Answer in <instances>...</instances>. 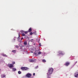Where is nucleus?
Segmentation results:
<instances>
[{
    "instance_id": "b1692460",
    "label": "nucleus",
    "mask_w": 78,
    "mask_h": 78,
    "mask_svg": "<svg viewBox=\"0 0 78 78\" xmlns=\"http://www.w3.org/2000/svg\"><path fill=\"white\" fill-rule=\"evenodd\" d=\"M33 34V33L32 32H30V35H32Z\"/></svg>"
},
{
    "instance_id": "cd10ccee",
    "label": "nucleus",
    "mask_w": 78,
    "mask_h": 78,
    "mask_svg": "<svg viewBox=\"0 0 78 78\" xmlns=\"http://www.w3.org/2000/svg\"><path fill=\"white\" fill-rule=\"evenodd\" d=\"M23 39V37H22L21 39V40H22V39Z\"/></svg>"
},
{
    "instance_id": "393cba45",
    "label": "nucleus",
    "mask_w": 78,
    "mask_h": 78,
    "mask_svg": "<svg viewBox=\"0 0 78 78\" xmlns=\"http://www.w3.org/2000/svg\"><path fill=\"white\" fill-rule=\"evenodd\" d=\"M16 48H19V46H18V45H16Z\"/></svg>"
},
{
    "instance_id": "423d86ee",
    "label": "nucleus",
    "mask_w": 78,
    "mask_h": 78,
    "mask_svg": "<svg viewBox=\"0 0 78 78\" xmlns=\"http://www.w3.org/2000/svg\"><path fill=\"white\" fill-rule=\"evenodd\" d=\"M58 53H59V54H60V55H64V54H65L64 52L61 51H59Z\"/></svg>"
},
{
    "instance_id": "9d476101",
    "label": "nucleus",
    "mask_w": 78,
    "mask_h": 78,
    "mask_svg": "<svg viewBox=\"0 0 78 78\" xmlns=\"http://www.w3.org/2000/svg\"><path fill=\"white\" fill-rule=\"evenodd\" d=\"M12 69L13 72H15L16 70V69L15 68H13Z\"/></svg>"
},
{
    "instance_id": "ddd939ff",
    "label": "nucleus",
    "mask_w": 78,
    "mask_h": 78,
    "mask_svg": "<svg viewBox=\"0 0 78 78\" xmlns=\"http://www.w3.org/2000/svg\"><path fill=\"white\" fill-rule=\"evenodd\" d=\"M42 61L43 62H46V60H45V59H43L42 60Z\"/></svg>"
},
{
    "instance_id": "aec40b11",
    "label": "nucleus",
    "mask_w": 78,
    "mask_h": 78,
    "mask_svg": "<svg viewBox=\"0 0 78 78\" xmlns=\"http://www.w3.org/2000/svg\"><path fill=\"white\" fill-rule=\"evenodd\" d=\"M28 33V31H26L24 32V33L25 34H27Z\"/></svg>"
},
{
    "instance_id": "9b49d317",
    "label": "nucleus",
    "mask_w": 78,
    "mask_h": 78,
    "mask_svg": "<svg viewBox=\"0 0 78 78\" xmlns=\"http://www.w3.org/2000/svg\"><path fill=\"white\" fill-rule=\"evenodd\" d=\"M32 31V29H31V28H30V29H29V30L28 32H31Z\"/></svg>"
},
{
    "instance_id": "c85d7f7f",
    "label": "nucleus",
    "mask_w": 78,
    "mask_h": 78,
    "mask_svg": "<svg viewBox=\"0 0 78 78\" xmlns=\"http://www.w3.org/2000/svg\"><path fill=\"white\" fill-rule=\"evenodd\" d=\"M33 75H34V76L35 75V73H33Z\"/></svg>"
},
{
    "instance_id": "a878e982",
    "label": "nucleus",
    "mask_w": 78,
    "mask_h": 78,
    "mask_svg": "<svg viewBox=\"0 0 78 78\" xmlns=\"http://www.w3.org/2000/svg\"><path fill=\"white\" fill-rule=\"evenodd\" d=\"M38 67H39L38 66H36V67H35L36 69H37V68H38Z\"/></svg>"
},
{
    "instance_id": "39448f33",
    "label": "nucleus",
    "mask_w": 78,
    "mask_h": 78,
    "mask_svg": "<svg viewBox=\"0 0 78 78\" xmlns=\"http://www.w3.org/2000/svg\"><path fill=\"white\" fill-rule=\"evenodd\" d=\"M8 66L9 68H12L14 67V65L12 64H10L8 65Z\"/></svg>"
},
{
    "instance_id": "c756f323",
    "label": "nucleus",
    "mask_w": 78,
    "mask_h": 78,
    "mask_svg": "<svg viewBox=\"0 0 78 78\" xmlns=\"http://www.w3.org/2000/svg\"><path fill=\"white\" fill-rule=\"evenodd\" d=\"M39 45L40 46H41V43H40Z\"/></svg>"
},
{
    "instance_id": "5701e85b",
    "label": "nucleus",
    "mask_w": 78,
    "mask_h": 78,
    "mask_svg": "<svg viewBox=\"0 0 78 78\" xmlns=\"http://www.w3.org/2000/svg\"><path fill=\"white\" fill-rule=\"evenodd\" d=\"M22 36H25V34H22Z\"/></svg>"
},
{
    "instance_id": "f3484780",
    "label": "nucleus",
    "mask_w": 78,
    "mask_h": 78,
    "mask_svg": "<svg viewBox=\"0 0 78 78\" xmlns=\"http://www.w3.org/2000/svg\"><path fill=\"white\" fill-rule=\"evenodd\" d=\"M12 52L13 53H16V51L15 50H13L12 51Z\"/></svg>"
},
{
    "instance_id": "0eeeda50",
    "label": "nucleus",
    "mask_w": 78,
    "mask_h": 78,
    "mask_svg": "<svg viewBox=\"0 0 78 78\" xmlns=\"http://www.w3.org/2000/svg\"><path fill=\"white\" fill-rule=\"evenodd\" d=\"M31 76V74L29 73H28L27 75L26 76L27 77H30Z\"/></svg>"
},
{
    "instance_id": "7c9ffc66",
    "label": "nucleus",
    "mask_w": 78,
    "mask_h": 78,
    "mask_svg": "<svg viewBox=\"0 0 78 78\" xmlns=\"http://www.w3.org/2000/svg\"><path fill=\"white\" fill-rule=\"evenodd\" d=\"M48 78H50V77H48Z\"/></svg>"
},
{
    "instance_id": "6ab92c4d",
    "label": "nucleus",
    "mask_w": 78,
    "mask_h": 78,
    "mask_svg": "<svg viewBox=\"0 0 78 78\" xmlns=\"http://www.w3.org/2000/svg\"><path fill=\"white\" fill-rule=\"evenodd\" d=\"M20 32H21V33H24L25 32V31L23 30H21L20 31Z\"/></svg>"
},
{
    "instance_id": "f03ea898",
    "label": "nucleus",
    "mask_w": 78,
    "mask_h": 78,
    "mask_svg": "<svg viewBox=\"0 0 78 78\" xmlns=\"http://www.w3.org/2000/svg\"><path fill=\"white\" fill-rule=\"evenodd\" d=\"M42 53V52L41 51L38 52L37 51H36L34 53V55H40V54H41Z\"/></svg>"
},
{
    "instance_id": "4be33fe9",
    "label": "nucleus",
    "mask_w": 78,
    "mask_h": 78,
    "mask_svg": "<svg viewBox=\"0 0 78 78\" xmlns=\"http://www.w3.org/2000/svg\"><path fill=\"white\" fill-rule=\"evenodd\" d=\"M15 64V62H12V65H14V64Z\"/></svg>"
},
{
    "instance_id": "412c9836",
    "label": "nucleus",
    "mask_w": 78,
    "mask_h": 78,
    "mask_svg": "<svg viewBox=\"0 0 78 78\" xmlns=\"http://www.w3.org/2000/svg\"><path fill=\"white\" fill-rule=\"evenodd\" d=\"M18 73H19V74H21V73H21L20 71H19L18 72Z\"/></svg>"
},
{
    "instance_id": "1a4fd4ad",
    "label": "nucleus",
    "mask_w": 78,
    "mask_h": 78,
    "mask_svg": "<svg viewBox=\"0 0 78 78\" xmlns=\"http://www.w3.org/2000/svg\"><path fill=\"white\" fill-rule=\"evenodd\" d=\"M34 59H30L29 60V62H34Z\"/></svg>"
},
{
    "instance_id": "f257e3e1",
    "label": "nucleus",
    "mask_w": 78,
    "mask_h": 78,
    "mask_svg": "<svg viewBox=\"0 0 78 78\" xmlns=\"http://www.w3.org/2000/svg\"><path fill=\"white\" fill-rule=\"evenodd\" d=\"M53 71V69L50 68L48 70V72L47 73V75H50L51 74H52Z\"/></svg>"
},
{
    "instance_id": "dca6fc26",
    "label": "nucleus",
    "mask_w": 78,
    "mask_h": 78,
    "mask_svg": "<svg viewBox=\"0 0 78 78\" xmlns=\"http://www.w3.org/2000/svg\"><path fill=\"white\" fill-rule=\"evenodd\" d=\"M77 63V61H76L75 62L73 65V66H75L76 65V63Z\"/></svg>"
},
{
    "instance_id": "f8f14e48",
    "label": "nucleus",
    "mask_w": 78,
    "mask_h": 78,
    "mask_svg": "<svg viewBox=\"0 0 78 78\" xmlns=\"http://www.w3.org/2000/svg\"><path fill=\"white\" fill-rule=\"evenodd\" d=\"M20 34H19V37H18V40H20Z\"/></svg>"
},
{
    "instance_id": "6e6552de",
    "label": "nucleus",
    "mask_w": 78,
    "mask_h": 78,
    "mask_svg": "<svg viewBox=\"0 0 78 78\" xmlns=\"http://www.w3.org/2000/svg\"><path fill=\"white\" fill-rule=\"evenodd\" d=\"M69 64H70V63L69 62H66L65 63V66H68Z\"/></svg>"
},
{
    "instance_id": "4468645a",
    "label": "nucleus",
    "mask_w": 78,
    "mask_h": 78,
    "mask_svg": "<svg viewBox=\"0 0 78 78\" xmlns=\"http://www.w3.org/2000/svg\"><path fill=\"white\" fill-rule=\"evenodd\" d=\"M24 44L26 45H27V41L24 42Z\"/></svg>"
},
{
    "instance_id": "2f4dec72",
    "label": "nucleus",
    "mask_w": 78,
    "mask_h": 78,
    "mask_svg": "<svg viewBox=\"0 0 78 78\" xmlns=\"http://www.w3.org/2000/svg\"><path fill=\"white\" fill-rule=\"evenodd\" d=\"M1 70V69H0V71Z\"/></svg>"
},
{
    "instance_id": "bb28decb",
    "label": "nucleus",
    "mask_w": 78,
    "mask_h": 78,
    "mask_svg": "<svg viewBox=\"0 0 78 78\" xmlns=\"http://www.w3.org/2000/svg\"><path fill=\"white\" fill-rule=\"evenodd\" d=\"M3 77H5V75H3Z\"/></svg>"
},
{
    "instance_id": "2eb2a0df",
    "label": "nucleus",
    "mask_w": 78,
    "mask_h": 78,
    "mask_svg": "<svg viewBox=\"0 0 78 78\" xmlns=\"http://www.w3.org/2000/svg\"><path fill=\"white\" fill-rule=\"evenodd\" d=\"M2 55L3 56H5L6 57H7V56H8L6 55V54H3Z\"/></svg>"
},
{
    "instance_id": "7ed1b4c3",
    "label": "nucleus",
    "mask_w": 78,
    "mask_h": 78,
    "mask_svg": "<svg viewBox=\"0 0 78 78\" xmlns=\"http://www.w3.org/2000/svg\"><path fill=\"white\" fill-rule=\"evenodd\" d=\"M21 69L23 71H24V70H27L28 69V68L26 67H21Z\"/></svg>"
},
{
    "instance_id": "a211bd4d",
    "label": "nucleus",
    "mask_w": 78,
    "mask_h": 78,
    "mask_svg": "<svg viewBox=\"0 0 78 78\" xmlns=\"http://www.w3.org/2000/svg\"><path fill=\"white\" fill-rule=\"evenodd\" d=\"M33 34H35V35H36V31H34L33 32Z\"/></svg>"
},
{
    "instance_id": "20e7f679",
    "label": "nucleus",
    "mask_w": 78,
    "mask_h": 78,
    "mask_svg": "<svg viewBox=\"0 0 78 78\" xmlns=\"http://www.w3.org/2000/svg\"><path fill=\"white\" fill-rule=\"evenodd\" d=\"M74 76L75 77L77 78L78 77V70L77 71L76 73L74 74Z\"/></svg>"
}]
</instances>
